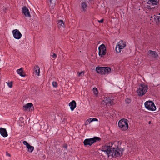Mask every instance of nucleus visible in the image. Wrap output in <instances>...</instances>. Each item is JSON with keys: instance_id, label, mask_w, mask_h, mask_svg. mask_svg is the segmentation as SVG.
Returning a JSON list of instances; mask_svg holds the SVG:
<instances>
[{"instance_id": "c756f323", "label": "nucleus", "mask_w": 160, "mask_h": 160, "mask_svg": "<svg viewBox=\"0 0 160 160\" xmlns=\"http://www.w3.org/2000/svg\"><path fill=\"white\" fill-rule=\"evenodd\" d=\"M7 84L9 87L11 88L12 86V82H8L7 83Z\"/></svg>"}, {"instance_id": "2f4dec72", "label": "nucleus", "mask_w": 160, "mask_h": 160, "mask_svg": "<svg viewBox=\"0 0 160 160\" xmlns=\"http://www.w3.org/2000/svg\"><path fill=\"white\" fill-rule=\"evenodd\" d=\"M103 19H102L101 20H99L98 21V22H99V23H103Z\"/></svg>"}, {"instance_id": "393cba45", "label": "nucleus", "mask_w": 160, "mask_h": 160, "mask_svg": "<svg viewBox=\"0 0 160 160\" xmlns=\"http://www.w3.org/2000/svg\"><path fill=\"white\" fill-rule=\"evenodd\" d=\"M104 100L107 103L110 104L111 102V99L109 97H106V99Z\"/></svg>"}, {"instance_id": "0eeeda50", "label": "nucleus", "mask_w": 160, "mask_h": 160, "mask_svg": "<svg viewBox=\"0 0 160 160\" xmlns=\"http://www.w3.org/2000/svg\"><path fill=\"white\" fill-rule=\"evenodd\" d=\"M98 55L102 57L106 53V48L103 44L100 45L98 47Z\"/></svg>"}, {"instance_id": "f257e3e1", "label": "nucleus", "mask_w": 160, "mask_h": 160, "mask_svg": "<svg viewBox=\"0 0 160 160\" xmlns=\"http://www.w3.org/2000/svg\"><path fill=\"white\" fill-rule=\"evenodd\" d=\"M113 146L112 142L105 144L102 147L101 151L104 152L108 157L112 156V157H116L121 156L123 150L119 148L118 147L115 148Z\"/></svg>"}, {"instance_id": "1a4fd4ad", "label": "nucleus", "mask_w": 160, "mask_h": 160, "mask_svg": "<svg viewBox=\"0 0 160 160\" xmlns=\"http://www.w3.org/2000/svg\"><path fill=\"white\" fill-rule=\"evenodd\" d=\"M22 12L26 17H31L29 10L27 7L24 6L22 8Z\"/></svg>"}, {"instance_id": "412c9836", "label": "nucleus", "mask_w": 160, "mask_h": 160, "mask_svg": "<svg viewBox=\"0 0 160 160\" xmlns=\"http://www.w3.org/2000/svg\"><path fill=\"white\" fill-rule=\"evenodd\" d=\"M93 93L97 97L98 95V92L97 88L95 87L93 88L92 89Z\"/></svg>"}, {"instance_id": "f8f14e48", "label": "nucleus", "mask_w": 160, "mask_h": 160, "mask_svg": "<svg viewBox=\"0 0 160 160\" xmlns=\"http://www.w3.org/2000/svg\"><path fill=\"white\" fill-rule=\"evenodd\" d=\"M0 133L1 135L4 137H6L8 135L6 129L2 128H0Z\"/></svg>"}, {"instance_id": "f704fd0d", "label": "nucleus", "mask_w": 160, "mask_h": 160, "mask_svg": "<svg viewBox=\"0 0 160 160\" xmlns=\"http://www.w3.org/2000/svg\"><path fill=\"white\" fill-rule=\"evenodd\" d=\"M89 1H92V0H89Z\"/></svg>"}, {"instance_id": "2eb2a0df", "label": "nucleus", "mask_w": 160, "mask_h": 160, "mask_svg": "<svg viewBox=\"0 0 160 160\" xmlns=\"http://www.w3.org/2000/svg\"><path fill=\"white\" fill-rule=\"evenodd\" d=\"M148 54H151L152 55V57L156 58L158 56V53L155 51H153L152 50H149L148 52Z\"/></svg>"}, {"instance_id": "a878e982", "label": "nucleus", "mask_w": 160, "mask_h": 160, "mask_svg": "<svg viewBox=\"0 0 160 160\" xmlns=\"http://www.w3.org/2000/svg\"><path fill=\"white\" fill-rule=\"evenodd\" d=\"M50 55L51 57H52L54 58H56L57 57V55L55 53H51Z\"/></svg>"}, {"instance_id": "f03ea898", "label": "nucleus", "mask_w": 160, "mask_h": 160, "mask_svg": "<svg viewBox=\"0 0 160 160\" xmlns=\"http://www.w3.org/2000/svg\"><path fill=\"white\" fill-rule=\"evenodd\" d=\"M148 89V85L144 84H141L138 86L137 92L138 95L139 96H142L144 95L147 92Z\"/></svg>"}, {"instance_id": "bb28decb", "label": "nucleus", "mask_w": 160, "mask_h": 160, "mask_svg": "<svg viewBox=\"0 0 160 160\" xmlns=\"http://www.w3.org/2000/svg\"><path fill=\"white\" fill-rule=\"evenodd\" d=\"M125 102L126 103L129 104L131 102V100L129 98H127L125 100Z\"/></svg>"}, {"instance_id": "f3484780", "label": "nucleus", "mask_w": 160, "mask_h": 160, "mask_svg": "<svg viewBox=\"0 0 160 160\" xmlns=\"http://www.w3.org/2000/svg\"><path fill=\"white\" fill-rule=\"evenodd\" d=\"M117 44L119 46V47L122 49L124 48L126 46V42H125L122 40H121Z\"/></svg>"}, {"instance_id": "9b49d317", "label": "nucleus", "mask_w": 160, "mask_h": 160, "mask_svg": "<svg viewBox=\"0 0 160 160\" xmlns=\"http://www.w3.org/2000/svg\"><path fill=\"white\" fill-rule=\"evenodd\" d=\"M69 106L71 111H73L76 107V103L74 100H73L69 103Z\"/></svg>"}, {"instance_id": "c85d7f7f", "label": "nucleus", "mask_w": 160, "mask_h": 160, "mask_svg": "<svg viewBox=\"0 0 160 160\" xmlns=\"http://www.w3.org/2000/svg\"><path fill=\"white\" fill-rule=\"evenodd\" d=\"M84 75V72L83 71H82L81 72H78V77H79L81 76L82 77Z\"/></svg>"}, {"instance_id": "7ed1b4c3", "label": "nucleus", "mask_w": 160, "mask_h": 160, "mask_svg": "<svg viewBox=\"0 0 160 160\" xmlns=\"http://www.w3.org/2000/svg\"><path fill=\"white\" fill-rule=\"evenodd\" d=\"M97 72L101 75H108L111 71V69L108 67H97L96 68Z\"/></svg>"}, {"instance_id": "6ab92c4d", "label": "nucleus", "mask_w": 160, "mask_h": 160, "mask_svg": "<svg viewBox=\"0 0 160 160\" xmlns=\"http://www.w3.org/2000/svg\"><path fill=\"white\" fill-rule=\"evenodd\" d=\"M148 2L149 4L155 5L158 4V0H148Z\"/></svg>"}, {"instance_id": "7c9ffc66", "label": "nucleus", "mask_w": 160, "mask_h": 160, "mask_svg": "<svg viewBox=\"0 0 160 160\" xmlns=\"http://www.w3.org/2000/svg\"><path fill=\"white\" fill-rule=\"evenodd\" d=\"M50 0V3L51 4H53V5H52V6L53 7V6H54V4H55V2H52V1L53 0Z\"/></svg>"}, {"instance_id": "20e7f679", "label": "nucleus", "mask_w": 160, "mask_h": 160, "mask_svg": "<svg viewBox=\"0 0 160 160\" xmlns=\"http://www.w3.org/2000/svg\"><path fill=\"white\" fill-rule=\"evenodd\" d=\"M128 121L125 118L121 119L119 121L118 126L122 130H126L128 128Z\"/></svg>"}, {"instance_id": "39448f33", "label": "nucleus", "mask_w": 160, "mask_h": 160, "mask_svg": "<svg viewBox=\"0 0 160 160\" xmlns=\"http://www.w3.org/2000/svg\"><path fill=\"white\" fill-rule=\"evenodd\" d=\"M100 138L97 137H94L93 138L85 139L83 141V144L85 146L89 145L91 146L94 142L100 140Z\"/></svg>"}, {"instance_id": "58836bf2", "label": "nucleus", "mask_w": 160, "mask_h": 160, "mask_svg": "<svg viewBox=\"0 0 160 160\" xmlns=\"http://www.w3.org/2000/svg\"><path fill=\"white\" fill-rule=\"evenodd\" d=\"M1 61V59H0V62Z\"/></svg>"}, {"instance_id": "6e6552de", "label": "nucleus", "mask_w": 160, "mask_h": 160, "mask_svg": "<svg viewBox=\"0 0 160 160\" xmlns=\"http://www.w3.org/2000/svg\"><path fill=\"white\" fill-rule=\"evenodd\" d=\"M12 33L14 38L17 39H20L22 36V35L18 30L16 29L12 31Z\"/></svg>"}, {"instance_id": "e433bc0d", "label": "nucleus", "mask_w": 160, "mask_h": 160, "mask_svg": "<svg viewBox=\"0 0 160 160\" xmlns=\"http://www.w3.org/2000/svg\"><path fill=\"white\" fill-rule=\"evenodd\" d=\"M159 15H160V13L159 14Z\"/></svg>"}, {"instance_id": "aec40b11", "label": "nucleus", "mask_w": 160, "mask_h": 160, "mask_svg": "<svg viewBox=\"0 0 160 160\" xmlns=\"http://www.w3.org/2000/svg\"><path fill=\"white\" fill-rule=\"evenodd\" d=\"M81 8L82 11H85L87 9V5L85 2H83L81 3Z\"/></svg>"}, {"instance_id": "5701e85b", "label": "nucleus", "mask_w": 160, "mask_h": 160, "mask_svg": "<svg viewBox=\"0 0 160 160\" xmlns=\"http://www.w3.org/2000/svg\"><path fill=\"white\" fill-rule=\"evenodd\" d=\"M58 24H59L60 27H63L64 25L63 21L62 20H58L57 21Z\"/></svg>"}, {"instance_id": "ddd939ff", "label": "nucleus", "mask_w": 160, "mask_h": 160, "mask_svg": "<svg viewBox=\"0 0 160 160\" xmlns=\"http://www.w3.org/2000/svg\"><path fill=\"white\" fill-rule=\"evenodd\" d=\"M16 72L17 73L22 77H25L26 76V75L23 72V69L22 68L17 69Z\"/></svg>"}, {"instance_id": "b1692460", "label": "nucleus", "mask_w": 160, "mask_h": 160, "mask_svg": "<svg viewBox=\"0 0 160 160\" xmlns=\"http://www.w3.org/2000/svg\"><path fill=\"white\" fill-rule=\"evenodd\" d=\"M154 19L156 24H158L159 23V19H160V16H155Z\"/></svg>"}, {"instance_id": "473e14b6", "label": "nucleus", "mask_w": 160, "mask_h": 160, "mask_svg": "<svg viewBox=\"0 0 160 160\" xmlns=\"http://www.w3.org/2000/svg\"><path fill=\"white\" fill-rule=\"evenodd\" d=\"M68 147L67 145L66 144H64L63 147L65 149H66Z\"/></svg>"}, {"instance_id": "4c0bfd02", "label": "nucleus", "mask_w": 160, "mask_h": 160, "mask_svg": "<svg viewBox=\"0 0 160 160\" xmlns=\"http://www.w3.org/2000/svg\"><path fill=\"white\" fill-rule=\"evenodd\" d=\"M160 22V19H159V22Z\"/></svg>"}, {"instance_id": "4be33fe9", "label": "nucleus", "mask_w": 160, "mask_h": 160, "mask_svg": "<svg viewBox=\"0 0 160 160\" xmlns=\"http://www.w3.org/2000/svg\"><path fill=\"white\" fill-rule=\"evenodd\" d=\"M122 49V48H121L119 46L118 44H117L116 45V47L115 48V50L116 51V52L117 53H120L121 51V50Z\"/></svg>"}, {"instance_id": "c9c22d12", "label": "nucleus", "mask_w": 160, "mask_h": 160, "mask_svg": "<svg viewBox=\"0 0 160 160\" xmlns=\"http://www.w3.org/2000/svg\"><path fill=\"white\" fill-rule=\"evenodd\" d=\"M152 18V16L150 18Z\"/></svg>"}, {"instance_id": "4468645a", "label": "nucleus", "mask_w": 160, "mask_h": 160, "mask_svg": "<svg viewBox=\"0 0 160 160\" xmlns=\"http://www.w3.org/2000/svg\"><path fill=\"white\" fill-rule=\"evenodd\" d=\"M98 119L96 118H91L88 119L85 122V125H88L89 123L93 121H98Z\"/></svg>"}, {"instance_id": "423d86ee", "label": "nucleus", "mask_w": 160, "mask_h": 160, "mask_svg": "<svg viewBox=\"0 0 160 160\" xmlns=\"http://www.w3.org/2000/svg\"><path fill=\"white\" fill-rule=\"evenodd\" d=\"M145 106L149 110L154 111L156 110V107L154 103L151 101H148L144 103Z\"/></svg>"}, {"instance_id": "cd10ccee", "label": "nucleus", "mask_w": 160, "mask_h": 160, "mask_svg": "<svg viewBox=\"0 0 160 160\" xmlns=\"http://www.w3.org/2000/svg\"><path fill=\"white\" fill-rule=\"evenodd\" d=\"M52 86L54 87H57L58 86V84L56 82L53 81L52 82Z\"/></svg>"}, {"instance_id": "a211bd4d", "label": "nucleus", "mask_w": 160, "mask_h": 160, "mask_svg": "<svg viewBox=\"0 0 160 160\" xmlns=\"http://www.w3.org/2000/svg\"><path fill=\"white\" fill-rule=\"evenodd\" d=\"M25 110H27L28 109H30L32 107L33 108V104L31 103H28L23 106Z\"/></svg>"}, {"instance_id": "dca6fc26", "label": "nucleus", "mask_w": 160, "mask_h": 160, "mask_svg": "<svg viewBox=\"0 0 160 160\" xmlns=\"http://www.w3.org/2000/svg\"><path fill=\"white\" fill-rule=\"evenodd\" d=\"M34 71L36 73V74L38 76H40V68L38 66H35L34 67Z\"/></svg>"}, {"instance_id": "72a5a7b5", "label": "nucleus", "mask_w": 160, "mask_h": 160, "mask_svg": "<svg viewBox=\"0 0 160 160\" xmlns=\"http://www.w3.org/2000/svg\"><path fill=\"white\" fill-rule=\"evenodd\" d=\"M8 156H9V157H10V156H11L9 154H8Z\"/></svg>"}, {"instance_id": "9d476101", "label": "nucleus", "mask_w": 160, "mask_h": 160, "mask_svg": "<svg viewBox=\"0 0 160 160\" xmlns=\"http://www.w3.org/2000/svg\"><path fill=\"white\" fill-rule=\"evenodd\" d=\"M23 143L24 145L26 146L28 148V151L29 152H32L34 150V147L33 146H31L28 142L25 141H23Z\"/></svg>"}]
</instances>
